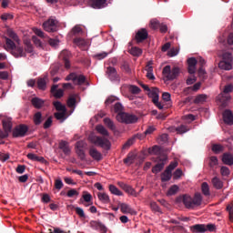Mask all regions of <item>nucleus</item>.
<instances>
[{"label":"nucleus","instance_id":"obj_35","mask_svg":"<svg viewBox=\"0 0 233 233\" xmlns=\"http://www.w3.org/2000/svg\"><path fill=\"white\" fill-rule=\"evenodd\" d=\"M56 110H57V112H66V106L63 104H61V102L59 101H56L53 103Z\"/></svg>","mask_w":233,"mask_h":233},{"label":"nucleus","instance_id":"obj_38","mask_svg":"<svg viewBox=\"0 0 233 233\" xmlns=\"http://www.w3.org/2000/svg\"><path fill=\"white\" fill-rule=\"evenodd\" d=\"M109 191L111 194H114V196H123L121 190H119V188L114 185H109Z\"/></svg>","mask_w":233,"mask_h":233},{"label":"nucleus","instance_id":"obj_31","mask_svg":"<svg viewBox=\"0 0 233 233\" xmlns=\"http://www.w3.org/2000/svg\"><path fill=\"white\" fill-rule=\"evenodd\" d=\"M212 151L214 154H221V152L225 151V147L221 144H214L212 146Z\"/></svg>","mask_w":233,"mask_h":233},{"label":"nucleus","instance_id":"obj_21","mask_svg":"<svg viewBox=\"0 0 233 233\" xmlns=\"http://www.w3.org/2000/svg\"><path fill=\"white\" fill-rule=\"evenodd\" d=\"M187 65H188V73L189 74H196V66L198 65V60L196 58L191 57L187 59Z\"/></svg>","mask_w":233,"mask_h":233},{"label":"nucleus","instance_id":"obj_13","mask_svg":"<svg viewBox=\"0 0 233 233\" xmlns=\"http://www.w3.org/2000/svg\"><path fill=\"white\" fill-rule=\"evenodd\" d=\"M168 160V157H162L160 158V163L157 164L153 168H152V172L153 174H158V172H161L162 168H165V165L167 163V161Z\"/></svg>","mask_w":233,"mask_h":233},{"label":"nucleus","instance_id":"obj_55","mask_svg":"<svg viewBox=\"0 0 233 233\" xmlns=\"http://www.w3.org/2000/svg\"><path fill=\"white\" fill-rule=\"evenodd\" d=\"M67 106L74 108L76 106V96H70L67 100Z\"/></svg>","mask_w":233,"mask_h":233},{"label":"nucleus","instance_id":"obj_18","mask_svg":"<svg viewBox=\"0 0 233 233\" xmlns=\"http://www.w3.org/2000/svg\"><path fill=\"white\" fill-rule=\"evenodd\" d=\"M222 163H224V165H228V167H232L233 165V154L232 153H228L226 152L222 155Z\"/></svg>","mask_w":233,"mask_h":233},{"label":"nucleus","instance_id":"obj_15","mask_svg":"<svg viewBox=\"0 0 233 233\" xmlns=\"http://www.w3.org/2000/svg\"><path fill=\"white\" fill-rule=\"evenodd\" d=\"M89 156L95 160V161H101L103 159V154L97 150V148L92 147L89 148Z\"/></svg>","mask_w":233,"mask_h":233},{"label":"nucleus","instance_id":"obj_56","mask_svg":"<svg viewBox=\"0 0 233 233\" xmlns=\"http://www.w3.org/2000/svg\"><path fill=\"white\" fill-rule=\"evenodd\" d=\"M188 130L190 129L184 125L177 127V134H185V132H188Z\"/></svg>","mask_w":233,"mask_h":233},{"label":"nucleus","instance_id":"obj_64","mask_svg":"<svg viewBox=\"0 0 233 233\" xmlns=\"http://www.w3.org/2000/svg\"><path fill=\"white\" fill-rule=\"evenodd\" d=\"M114 110L116 113L117 112H122L123 111V105H121V103L115 104Z\"/></svg>","mask_w":233,"mask_h":233},{"label":"nucleus","instance_id":"obj_26","mask_svg":"<svg viewBox=\"0 0 233 233\" xmlns=\"http://www.w3.org/2000/svg\"><path fill=\"white\" fill-rule=\"evenodd\" d=\"M193 232L203 233L207 232V227L203 224H197L191 227Z\"/></svg>","mask_w":233,"mask_h":233},{"label":"nucleus","instance_id":"obj_39","mask_svg":"<svg viewBox=\"0 0 233 233\" xmlns=\"http://www.w3.org/2000/svg\"><path fill=\"white\" fill-rule=\"evenodd\" d=\"M201 191L204 194V196H210V187H208V183H202Z\"/></svg>","mask_w":233,"mask_h":233},{"label":"nucleus","instance_id":"obj_40","mask_svg":"<svg viewBox=\"0 0 233 233\" xmlns=\"http://www.w3.org/2000/svg\"><path fill=\"white\" fill-rule=\"evenodd\" d=\"M104 123L107 128H110V130H116V125L114 124V121L112 119L106 117L104 118Z\"/></svg>","mask_w":233,"mask_h":233},{"label":"nucleus","instance_id":"obj_5","mask_svg":"<svg viewBox=\"0 0 233 233\" xmlns=\"http://www.w3.org/2000/svg\"><path fill=\"white\" fill-rule=\"evenodd\" d=\"M162 76L166 81H174L179 76V67L171 68L170 66H166L163 68Z\"/></svg>","mask_w":233,"mask_h":233},{"label":"nucleus","instance_id":"obj_52","mask_svg":"<svg viewBox=\"0 0 233 233\" xmlns=\"http://www.w3.org/2000/svg\"><path fill=\"white\" fill-rule=\"evenodd\" d=\"M150 208H151L152 212H159V214H161V208H159V206H157V203L151 202Z\"/></svg>","mask_w":233,"mask_h":233},{"label":"nucleus","instance_id":"obj_32","mask_svg":"<svg viewBox=\"0 0 233 233\" xmlns=\"http://www.w3.org/2000/svg\"><path fill=\"white\" fill-rule=\"evenodd\" d=\"M55 117L57 119V121H60V123H63L66 119V111H60L55 113Z\"/></svg>","mask_w":233,"mask_h":233},{"label":"nucleus","instance_id":"obj_10","mask_svg":"<svg viewBox=\"0 0 233 233\" xmlns=\"http://www.w3.org/2000/svg\"><path fill=\"white\" fill-rule=\"evenodd\" d=\"M119 208L122 214H130L131 216H136L137 214V211L132 208V207L127 203H120Z\"/></svg>","mask_w":233,"mask_h":233},{"label":"nucleus","instance_id":"obj_2","mask_svg":"<svg viewBox=\"0 0 233 233\" xmlns=\"http://www.w3.org/2000/svg\"><path fill=\"white\" fill-rule=\"evenodd\" d=\"M5 49L6 50H11L12 56L15 57H25L26 54L23 50V47L21 46H16L15 42L12 41V39L8 38V36H5Z\"/></svg>","mask_w":233,"mask_h":233},{"label":"nucleus","instance_id":"obj_8","mask_svg":"<svg viewBox=\"0 0 233 233\" xmlns=\"http://www.w3.org/2000/svg\"><path fill=\"white\" fill-rule=\"evenodd\" d=\"M43 27L46 32H56L57 30V21L49 19L43 24Z\"/></svg>","mask_w":233,"mask_h":233},{"label":"nucleus","instance_id":"obj_47","mask_svg":"<svg viewBox=\"0 0 233 233\" xmlns=\"http://www.w3.org/2000/svg\"><path fill=\"white\" fill-rule=\"evenodd\" d=\"M75 210L79 218H82L83 219L86 218V215H85V210L82 208L76 207L75 208Z\"/></svg>","mask_w":233,"mask_h":233},{"label":"nucleus","instance_id":"obj_16","mask_svg":"<svg viewBox=\"0 0 233 233\" xmlns=\"http://www.w3.org/2000/svg\"><path fill=\"white\" fill-rule=\"evenodd\" d=\"M147 96L152 99L153 103H157L159 101V89L157 87H152L148 91Z\"/></svg>","mask_w":233,"mask_h":233},{"label":"nucleus","instance_id":"obj_17","mask_svg":"<svg viewBox=\"0 0 233 233\" xmlns=\"http://www.w3.org/2000/svg\"><path fill=\"white\" fill-rule=\"evenodd\" d=\"M5 35L7 37H10V39H13V41L17 45L21 43V39H19V36L17 35L15 31H14V29L12 28L6 29Z\"/></svg>","mask_w":233,"mask_h":233},{"label":"nucleus","instance_id":"obj_58","mask_svg":"<svg viewBox=\"0 0 233 233\" xmlns=\"http://www.w3.org/2000/svg\"><path fill=\"white\" fill-rule=\"evenodd\" d=\"M83 32V28H81V25H75L72 29V34L74 35H76V34H81Z\"/></svg>","mask_w":233,"mask_h":233},{"label":"nucleus","instance_id":"obj_46","mask_svg":"<svg viewBox=\"0 0 233 233\" xmlns=\"http://www.w3.org/2000/svg\"><path fill=\"white\" fill-rule=\"evenodd\" d=\"M178 190H179V187H177V185H174L168 189L167 196H176Z\"/></svg>","mask_w":233,"mask_h":233},{"label":"nucleus","instance_id":"obj_36","mask_svg":"<svg viewBox=\"0 0 233 233\" xmlns=\"http://www.w3.org/2000/svg\"><path fill=\"white\" fill-rule=\"evenodd\" d=\"M172 179V173L168 171V169H166L162 174H161V180L162 181H170Z\"/></svg>","mask_w":233,"mask_h":233},{"label":"nucleus","instance_id":"obj_14","mask_svg":"<svg viewBox=\"0 0 233 233\" xmlns=\"http://www.w3.org/2000/svg\"><path fill=\"white\" fill-rule=\"evenodd\" d=\"M147 37H148V31H147V29L145 28H142L138 30L136 35L137 43H142V41H145V39H147Z\"/></svg>","mask_w":233,"mask_h":233},{"label":"nucleus","instance_id":"obj_28","mask_svg":"<svg viewBox=\"0 0 233 233\" xmlns=\"http://www.w3.org/2000/svg\"><path fill=\"white\" fill-rule=\"evenodd\" d=\"M27 157L28 159H30L31 161H38L39 163H45V157H37V155L34 154V153H29L27 154Z\"/></svg>","mask_w":233,"mask_h":233},{"label":"nucleus","instance_id":"obj_60","mask_svg":"<svg viewBox=\"0 0 233 233\" xmlns=\"http://www.w3.org/2000/svg\"><path fill=\"white\" fill-rule=\"evenodd\" d=\"M177 167V161H173L169 164V166L166 168L167 171L172 173V170Z\"/></svg>","mask_w":233,"mask_h":233},{"label":"nucleus","instance_id":"obj_54","mask_svg":"<svg viewBox=\"0 0 233 233\" xmlns=\"http://www.w3.org/2000/svg\"><path fill=\"white\" fill-rule=\"evenodd\" d=\"M64 184H63V180H61V178H57L55 181V188H56V190H61V188H63Z\"/></svg>","mask_w":233,"mask_h":233},{"label":"nucleus","instance_id":"obj_6","mask_svg":"<svg viewBox=\"0 0 233 233\" xmlns=\"http://www.w3.org/2000/svg\"><path fill=\"white\" fill-rule=\"evenodd\" d=\"M220 70H232V54L224 53L222 55V61L218 63Z\"/></svg>","mask_w":233,"mask_h":233},{"label":"nucleus","instance_id":"obj_19","mask_svg":"<svg viewBox=\"0 0 233 233\" xmlns=\"http://www.w3.org/2000/svg\"><path fill=\"white\" fill-rule=\"evenodd\" d=\"M71 56L70 51L68 50H63L60 53V59L64 60L65 67L70 68V61L68 60V57Z\"/></svg>","mask_w":233,"mask_h":233},{"label":"nucleus","instance_id":"obj_12","mask_svg":"<svg viewBox=\"0 0 233 233\" xmlns=\"http://www.w3.org/2000/svg\"><path fill=\"white\" fill-rule=\"evenodd\" d=\"M26 132H28V127L26 126H19L13 131L14 137H23Z\"/></svg>","mask_w":233,"mask_h":233},{"label":"nucleus","instance_id":"obj_59","mask_svg":"<svg viewBox=\"0 0 233 233\" xmlns=\"http://www.w3.org/2000/svg\"><path fill=\"white\" fill-rule=\"evenodd\" d=\"M67 198H74V196H79V192L76 189H70L66 194Z\"/></svg>","mask_w":233,"mask_h":233},{"label":"nucleus","instance_id":"obj_3","mask_svg":"<svg viewBox=\"0 0 233 233\" xmlns=\"http://www.w3.org/2000/svg\"><path fill=\"white\" fill-rule=\"evenodd\" d=\"M88 141H90V143L96 147H100V148H103L104 150H110L112 147V144L108 138L97 137L96 135H90L88 137Z\"/></svg>","mask_w":233,"mask_h":233},{"label":"nucleus","instance_id":"obj_51","mask_svg":"<svg viewBox=\"0 0 233 233\" xmlns=\"http://www.w3.org/2000/svg\"><path fill=\"white\" fill-rule=\"evenodd\" d=\"M42 115L41 112H37L35 116H34V122L35 125H41V121H42Z\"/></svg>","mask_w":233,"mask_h":233},{"label":"nucleus","instance_id":"obj_45","mask_svg":"<svg viewBox=\"0 0 233 233\" xmlns=\"http://www.w3.org/2000/svg\"><path fill=\"white\" fill-rule=\"evenodd\" d=\"M37 86L40 90H45L46 88V78H39L37 80Z\"/></svg>","mask_w":233,"mask_h":233},{"label":"nucleus","instance_id":"obj_53","mask_svg":"<svg viewBox=\"0 0 233 233\" xmlns=\"http://www.w3.org/2000/svg\"><path fill=\"white\" fill-rule=\"evenodd\" d=\"M183 120L187 121V123H192V121H196V116L192 114L186 115L183 116Z\"/></svg>","mask_w":233,"mask_h":233},{"label":"nucleus","instance_id":"obj_22","mask_svg":"<svg viewBox=\"0 0 233 233\" xmlns=\"http://www.w3.org/2000/svg\"><path fill=\"white\" fill-rule=\"evenodd\" d=\"M57 85H55L51 87V93L53 94L54 97L56 99H60V97H63L65 91L63 89H57Z\"/></svg>","mask_w":233,"mask_h":233},{"label":"nucleus","instance_id":"obj_34","mask_svg":"<svg viewBox=\"0 0 233 233\" xmlns=\"http://www.w3.org/2000/svg\"><path fill=\"white\" fill-rule=\"evenodd\" d=\"M32 105L34 106L35 108H41V106L45 105V101H43V99L35 97L32 99Z\"/></svg>","mask_w":233,"mask_h":233},{"label":"nucleus","instance_id":"obj_42","mask_svg":"<svg viewBox=\"0 0 233 233\" xmlns=\"http://www.w3.org/2000/svg\"><path fill=\"white\" fill-rule=\"evenodd\" d=\"M85 81H86V77H85V76L83 75H79L76 76L75 78V85H83L85 83Z\"/></svg>","mask_w":233,"mask_h":233},{"label":"nucleus","instance_id":"obj_23","mask_svg":"<svg viewBox=\"0 0 233 233\" xmlns=\"http://www.w3.org/2000/svg\"><path fill=\"white\" fill-rule=\"evenodd\" d=\"M106 75L111 81L117 79V71L112 66L107 67Z\"/></svg>","mask_w":233,"mask_h":233},{"label":"nucleus","instance_id":"obj_61","mask_svg":"<svg viewBox=\"0 0 233 233\" xmlns=\"http://www.w3.org/2000/svg\"><path fill=\"white\" fill-rule=\"evenodd\" d=\"M129 90H130L131 94H139L141 92V89L137 86H131L129 87Z\"/></svg>","mask_w":233,"mask_h":233},{"label":"nucleus","instance_id":"obj_48","mask_svg":"<svg viewBox=\"0 0 233 233\" xmlns=\"http://www.w3.org/2000/svg\"><path fill=\"white\" fill-rule=\"evenodd\" d=\"M218 160L217 157H210L209 158V167L211 168H214V167H218Z\"/></svg>","mask_w":233,"mask_h":233},{"label":"nucleus","instance_id":"obj_33","mask_svg":"<svg viewBox=\"0 0 233 233\" xmlns=\"http://www.w3.org/2000/svg\"><path fill=\"white\" fill-rule=\"evenodd\" d=\"M129 54H131V56H134L135 57H139V56H141V54H143V50L139 47H131V49H129Z\"/></svg>","mask_w":233,"mask_h":233},{"label":"nucleus","instance_id":"obj_41","mask_svg":"<svg viewBox=\"0 0 233 233\" xmlns=\"http://www.w3.org/2000/svg\"><path fill=\"white\" fill-rule=\"evenodd\" d=\"M160 23L157 19L153 18L151 19L150 23H149V27L152 28V30H157V28H159L160 26Z\"/></svg>","mask_w":233,"mask_h":233},{"label":"nucleus","instance_id":"obj_20","mask_svg":"<svg viewBox=\"0 0 233 233\" xmlns=\"http://www.w3.org/2000/svg\"><path fill=\"white\" fill-rule=\"evenodd\" d=\"M82 198L84 200L82 201V205H84V207H90V205H93L92 195L90 193L84 191Z\"/></svg>","mask_w":233,"mask_h":233},{"label":"nucleus","instance_id":"obj_9","mask_svg":"<svg viewBox=\"0 0 233 233\" xmlns=\"http://www.w3.org/2000/svg\"><path fill=\"white\" fill-rule=\"evenodd\" d=\"M222 119L226 125L232 127L233 125V112L230 109H226L222 113Z\"/></svg>","mask_w":233,"mask_h":233},{"label":"nucleus","instance_id":"obj_27","mask_svg":"<svg viewBox=\"0 0 233 233\" xmlns=\"http://www.w3.org/2000/svg\"><path fill=\"white\" fill-rule=\"evenodd\" d=\"M96 132H98V134L106 137H108V136H110V134L108 133V130H106V128L101 125L96 126Z\"/></svg>","mask_w":233,"mask_h":233},{"label":"nucleus","instance_id":"obj_43","mask_svg":"<svg viewBox=\"0 0 233 233\" xmlns=\"http://www.w3.org/2000/svg\"><path fill=\"white\" fill-rule=\"evenodd\" d=\"M136 142V137L129 138L124 145H123V150H127L130 148L133 144Z\"/></svg>","mask_w":233,"mask_h":233},{"label":"nucleus","instance_id":"obj_57","mask_svg":"<svg viewBox=\"0 0 233 233\" xmlns=\"http://www.w3.org/2000/svg\"><path fill=\"white\" fill-rule=\"evenodd\" d=\"M227 210H228V212L229 214V221L233 222V203L229 204L227 207Z\"/></svg>","mask_w":233,"mask_h":233},{"label":"nucleus","instance_id":"obj_4","mask_svg":"<svg viewBox=\"0 0 233 233\" xmlns=\"http://www.w3.org/2000/svg\"><path fill=\"white\" fill-rule=\"evenodd\" d=\"M230 92H233V86L229 84L225 86L223 92L217 96V101L220 103L221 106H227L228 101L231 99L230 95H228Z\"/></svg>","mask_w":233,"mask_h":233},{"label":"nucleus","instance_id":"obj_1","mask_svg":"<svg viewBox=\"0 0 233 233\" xmlns=\"http://www.w3.org/2000/svg\"><path fill=\"white\" fill-rule=\"evenodd\" d=\"M177 201L181 202L185 205L186 208H196V207H199L203 201V197L199 193H196L195 197L192 198L188 195H184L178 197Z\"/></svg>","mask_w":233,"mask_h":233},{"label":"nucleus","instance_id":"obj_30","mask_svg":"<svg viewBox=\"0 0 233 233\" xmlns=\"http://www.w3.org/2000/svg\"><path fill=\"white\" fill-rule=\"evenodd\" d=\"M3 127L5 132H11L12 131V120L11 119H4L3 120Z\"/></svg>","mask_w":233,"mask_h":233},{"label":"nucleus","instance_id":"obj_44","mask_svg":"<svg viewBox=\"0 0 233 233\" xmlns=\"http://www.w3.org/2000/svg\"><path fill=\"white\" fill-rule=\"evenodd\" d=\"M208 97V96L207 95H204V94L198 95L195 98V103H197V104L205 103L207 101Z\"/></svg>","mask_w":233,"mask_h":233},{"label":"nucleus","instance_id":"obj_62","mask_svg":"<svg viewBox=\"0 0 233 233\" xmlns=\"http://www.w3.org/2000/svg\"><path fill=\"white\" fill-rule=\"evenodd\" d=\"M220 173H221V176H228L230 174V169H228V167H222L220 168Z\"/></svg>","mask_w":233,"mask_h":233},{"label":"nucleus","instance_id":"obj_24","mask_svg":"<svg viewBox=\"0 0 233 233\" xmlns=\"http://www.w3.org/2000/svg\"><path fill=\"white\" fill-rule=\"evenodd\" d=\"M123 190H125L128 196H132L133 198H137V196H139V193H137L136 189L128 185H124Z\"/></svg>","mask_w":233,"mask_h":233},{"label":"nucleus","instance_id":"obj_29","mask_svg":"<svg viewBox=\"0 0 233 233\" xmlns=\"http://www.w3.org/2000/svg\"><path fill=\"white\" fill-rule=\"evenodd\" d=\"M212 185L218 190L223 188V182L218 177L212 178Z\"/></svg>","mask_w":233,"mask_h":233},{"label":"nucleus","instance_id":"obj_11","mask_svg":"<svg viewBox=\"0 0 233 233\" xmlns=\"http://www.w3.org/2000/svg\"><path fill=\"white\" fill-rule=\"evenodd\" d=\"M88 6L95 8L96 10H100V8H105L106 6V0H89Z\"/></svg>","mask_w":233,"mask_h":233},{"label":"nucleus","instance_id":"obj_25","mask_svg":"<svg viewBox=\"0 0 233 233\" xmlns=\"http://www.w3.org/2000/svg\"><path fill=\"white\" fill-rule=\"evenodd\" d=\"M97 198H98L99 201H101V203H104L106 205L110 203V197L108 196V194H106L105 192H98Z\"/></svg>","mask_w":233,"mask_h":233},{"label":"nucleus","instance_id":"obj_37","mask_svg":"<svg viewBox=\"0 0 233 233\" xmlns=\"http://www.w3.org/2000/svg\"><path fill=\"white\" fill-rule=\"evenodd\" d=\"M24 44L25 45V52H27V54H34V46L30 40H24Z\"/></svg>","mask_w":233,"mask_h":233},{"label":"nucleus","instance_id":"obj_7","mask_svg":"<svg viewBox=\"0 0 233 233\" xmlns=\"http://www.w3.org/2000/svg\"><path fill=\"white\" fill-rule=\"evenodd\" d=\"M116 120L119 123H126V125H130L132 123H137V116L127 113H118L116 115Z\"/></svg>","mask_w":233,"mask_h":233},{"label":"nucleus","instance_id":"obj_49","mask_svg":"<svg viewBox=\"0 0 233 233\" xmlns=\"http://www.w3.org/2000/svg\"><path fill=\"white\" fill-rule=\"evenodd\" d=\"M74 43L75 45H77V46H86V40L83 38H76Z\"/></svg>","mask_w":233,"mask_h":233},{"label":"nucleus","instance_id":"obj_50","mask_svg":"<svg viewBox=\"0 0 233 233\" xmlns=\"http://www.w3.org/2000/svg\"><path fill=\"white\" fill-rule=\"evenodd\" d=\"M177 54H179V49L173 47L171 48L168 52H167V56L169 57H176V56H177Z\"/></svg>","mask_w":233,"mask_h":233},{"label":"nucleus","instance_id":"obj_63","mask_svg":"<svg viewBox=\"0 0 233 233\" xmlns=\"http://www.w3.org/2000/svg\"><path fill=\"white\" fill-rule=\"evenodd\" d=\"M173 176H174V179H179V177H181V176H183V171L181 169L177 168L174 172Z\"/></svg>","mask_w":233,"mask_h":233}]
</instances>
